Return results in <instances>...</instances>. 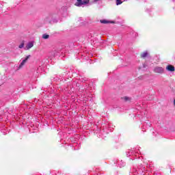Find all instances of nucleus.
<instances>
[{
  "instance_id": "35",
  "label": "nucleus",
  "mask_w": 175,
  "mask_h": 175,
  "mask_svg": "<svg viewBox=\"0 0 175 175\" xmlns=\"http://www.w3.org/2000/svg\"><path fill=\"white\" fill-rule=\"evenodd\" d=\"M75 150H78V148H76V147H75Z\"/></svg>"
},
{
  "instance_id": "20",
  "label": "nucleus",
  "mask_w": 175,
  "mask_h": 175,
  "mask_svg": "<svg viewBox=\"0 0 175 175\" xmlns=\"http://www.w3.org/2000/svg\"><path fill=\"white\" fill-rule=\"evenodd\" d=\"M75 91V88H70V90L68 91V94L70 95L72 94V92H74Z\"/></svg>"
},
{
  "instance_id": "32",
  "label": "nucleus",
  "mask_w": 175,
  "mask_h": 175,
  "mask_svg": "<svg viewBox=\"0 0 175 175\" xmlns=\"http://www.w3.org/2000/svg\"><path fill=\"white\" fill-rule=\"evenodd\" d=\"M144 116H146V114H147V112H144Z\"/></svg>"
},
{
  "instance_id": "26",
  "label": "nucleus",
  "mask_w": 175,
  "mask_h": 175,
  "mask_svg": "<svg viewBox=\"0 0 175 175\" xmlns=\"http://www.w3.org/2000/svg\"><path fill=\"white\" fill-rule=\"evenodd\" d=\"M143 68H147V66L146 65V64H143Z\"/></svg>"
},
{
  "instance_id": "19",
  "label": "nucleus",
  "mask_w": 175,
  "mask_h": 175,
  "mask_svg": "<svg viewBox=\"0 0 175 175\" xmlns=\"http://www.w3.org/2000/svg\"><path fill=\"white\" fill-rule=\"evenodd\" d=\"M42 38H43V39H49V38H50V35H49L47 33H44L42 35Z\"/></svg>"
},
{
  "instance_id": "14",
  "label": "nucleus",
  "mask_w": 175,
  "mask_h": 175,
  "mask_svg": "<svg viewBox=\"0 0 175 175\" xmlns=\"http://www.w3.org/2000/svg\"><path fill=\"white\" fill-rule=\"evenodd\" d=\"M100 22L101 23V24H114V21H108L106 19H102L100 21Z\"/></svg>"
},
{
  "instance_id": "4",
  "label": "nucleus",
  "mask_w": 175,
  "mask_h": 175,
  "mask_svg": "<svg viewBox=\"0 0 175 175\" xmlns=\"http://www.w3.org/2000/svg\"><path fill=\"white\" fill-rule=\"evenodd\" d=\"M140 148H136L135 150H129L127 153L126 156L127 157H133L135 155V158H137V155L136 154H139V151H140Z\"/></svg>"
},
{
  "instance_id": "5",
  "label": "nucleus",
  "mask_w": 175,
  "mask_h": 175,
  "mask_svg": "<svg viewBox=\"0 0 175 175\" xmlns=\"http://www.w3.org/2000/svg\"><path fill=\"white\" fill-rule=\"evenodd\" d=\"M90 3V0H77L75 3V6L81 8V6H84V5H88Z\"/></svg>"
},
{
  "instance_id": "28",
  "label": "nucleus",
  "mask_w": 175,
  "mask_h": 175,
  "mask_svg": "<svg viewBox=\"0 0 175 175\" xmlns=\"http://www.w3.org/2000/svg\"><path fill=\"white\" fill-rule=\"evenodd\" d=\"M66 75H68V76H70V72H67Z\"/></svg>"
},
{
  "instance_id": "7",
  "label": "nucleus",
  "mask_w": 175,
  "mask_h": 175,
  "mask_svg": "<svg viewBox=\"0 0 175 175\" xmlns=\"http://www.w3.org/2000/svg\"><path fill=\"white\" fill-rule=\"evenodd\" d=\"M153 72L159 75H163L165 73V68L161 66H155L153 69Z\"/></svg>"
},
{
  "instance_id": "34",
  "label": "nucleus",
  "mask_w": 175,
  "mask_h": 175,
  "mask_svg": "<svg viewBox=\"0 0 175 175\" xmlns=\"http://www.w3.org/2000/svg\"><path fill=\"white\" fill-rule=\"evenodd\" d=\"M62 77H63V78H62V79H63V81L65 80V78H64V77L62 76Z\"/></svg>"
},
{
  "instance_id": "25",
  "label": "nucleus",
  "mask_w": 175,
  "mask_h": 175,
  "mask_svg": "<svg viewBox=\"0 0 175 175\" xmlns=\"http://www.w3.org/2000/svg\"><path fill=\"white\" fill-rule=\"evenodd\" d=\"M8 113H9L10 114H12V113H13V110H10V111H8Z\"/></svg>"
},
{
  "instance_id": "3",
  "label": "nucleus",
  "mask_w": 175,
  "mask_h": 175,
  "mask_svg": "<svg viewBox=\"0 0 175 175\" xmlns=\"http://www.w3.org/2000/svg\"><path fill=\"white\" fill-rule=\"evenodd\" d=\"M59 16H61V12L56 10L49 16L50 18L51 19V21L53 23H58V20H59Z\"/></svg>"
},
{
  "instance_id": "23",
  "label": "nucleus",
  "mask_w": 175,
  "mask_h": 175,
  "mask_svg": "<svg viewBox=\"0 0 175 175\" xmlns=\"http://www.w3.org/2000/svg\"><path fill=\"white\" fill-rule=\"evenodd\" d=\"M33 102L34 103H38V102H39V99L35 98Z\"/></svg>"
},
{
  "instance_id": "17",
  "label": "nucleus",
  "mask_w": 175,
  "mask_h": 175,
  "mask_svg": "<svg viewBox=\"0 0 175 175\" xmlns=\"http://www.w3.org/2000/svg\"><path fill=\"white\" fill-rule=\"evenodd\" d=\"M148 51H146L141 54V58H146V57H148Z\"/></svg>"
},
{
  "instance_id": "31",
  "label": "nucleus",
  "mask_w": 175,
  "mask_h": 175,
  "mask_svg": "<svg viewBox=\"0 0 175 175\" xmlns=\"http://www.w3.org/2000/svg\"><path fill=\"white\" fill-rule=\"evenodd\" d=\"M94 2H98L99 0H94Z\"/></svg>"
},
{
  "instance_id": "13",
  "label": "nucleus",
  "mask_w": 175,
  "mask_h": 175,
  "mask_svg": "<svg viewBox=\"0 0 175 175\" xmlns=\"http://www.w3.org/2000/svg\"><path fill=\"white\" fill-rule=\"evenodd\" d=\"M143 129H147L148 128H151V122L150 120H146V122H144Z\"/></svg>"
},
{
  "instance_id": "6",
  "label": "nucleus",
  "mask_w": 175,
  "mask_h": 175,
  "mask_svg": "<svg viewBox=\"0 0 175 175\" xmlns=\"http://www.w3.org/2000/svg\"><path fill=\"white\" fill-rule=\"evenodd\" d=\"M42 72H44V66H39L36 71H34L33 76V77H39V74Z\"/></svg>"
},
{
  "instance_id": "27",
  "label": "nucleus",
  "mask_w": 175,
  "mask_h": 175,
  "mask_svg": "<svg viewBox=\"0 0 175 175\" xmlns=\"http://www.w3.org/2000/svg\"><path fill=\"white\" fill-rule=\"evenodd\" d=\"M69 90V88H66L65 89H64V91H68Z\"/></svg>"
},
{
  "instance_id": "21",
  "label": "nucleus",
  "mask_w": 175,
  "mask_h": 175,
  "mask_svg": "<svg viewBox=\"0 0 175 175\" xmlns=\"http://www.w3.org/2000/svg\"><path fill=\"white\" fill-rule=\"evenodd\" d=\"M19 49H23L24 47V41L21 42V44L18 46Z\"/></svg>"
},
{
  "instance_id": "37",
  "label": "nucleus",
  "mask_w": 175,
  "mask_h": 175,
  "mask_svg": "<svg viewBox=\"0 0 175 175\" xmlns=\"http://www.w3.org/2000/svg\"><path fill=\"white\" fill-rule=\"evenodd\" d=\"M71 46H73V44H71Z\"/></svg>"
},
{
  "instance_id": "1",
  "label": "nucleus",
  "mask_w": 175,
  "mask_h": 175,
  "mask_svg": "<svg viewBox=\"0 0 175 175\" xmlns=\"http://www.w3.org/2000/svg\"><path fill=\"white\" fill-rule=\"evenodd\" d=\"M69 50H70V46H66L65 43H62L50 52L49 58L50 59H53V58H55V57H61V55L64 57V53H66V51H69Z\"/></svg>"
},
{
  "instance_id": "10",
  "label": "nucleus",
  "mask_w": 175,
  "mask_h": 175,
  "mask_svg": "<svg viewBox=\"0 0 175 175\" xmlns=\"http://www.w3.org/2000/svg\"><path fill=\"white\" fill-rule=\"evenodd\" d=\"M115 164L116 165V166L118 167H124L125 165H126V163L122 161V160H117L116 162H115Z\"/></svg>"
},
{
  "instance_id": "33",
  "label": "nucleus",
  "mask_w": 175,
  "mask_h": 175,
  "mask_svg": "<svg viewBox=\"0 0 175 175\" xmlns=\"http://www.w3.org/2000/svg\"><path fill=\"white\" fill-rule=\"evenodd\" d=\"M174 106H175V99L174 100Z\"/></svg>"
},
{
  "instance_id": "29",
  "label": "nucleus",
  "mask_w": 175,
  "mask_h": 175,
  "mask_svg": "<svg viewBox=\"0 0 175 175\" xmlns=\"http://www.w3.org/2000/svg\"><path fill=\"white\" fill-rule=\"evenodd\" d=\"M92 38V36H88V38H89V39H91Z\"/></svg>"
},
{
  "instance_id": "36",
  "label": "nucleus",
  "mask_w": 175,
  "mask_h": 175,
  "mask_svg": "<svg viewBox=\"0 0 175 175\" xmlns=\"http://www.w3.org/2000/svg\"><path fill=\"white\" fill-rule=\"evenodd\" d=\"M49 62V60H46V63Z\"/></svg>"
},
{
  "instance_id": "24",
  "label": "nucleus",
  "mask_w": 175,
  "mask_h": 175,
  "mask_svg": "<svg viewBox=\"0 0 175 175\" xmlns=\"http://www.w3.org/2000/svg\"><path fill=\"white\" fill-rule=\"evenodd\" d=\"M2 3H5V2H3V1H0V9H2V6H3V5H2Z\"/></svg>"
},
{
  "instance_id": "12",
  "label": "nucleus",
  "mask_w": 175,
  "mask_h": 175,
  "mask_svg": "<svg viewBox=\"0 0 175 175\" xmlns=\"http://www.w3.org/2000/svg\"><path fill=\"white\" fill-rule=\"evenodd\" d=\"M52 81H64L63 77L61 75L53 77L51 78Z\"/></svg>"
},
{
  "instance_id": "30",
  "label": "nucleus",
  "mask_w": 175,
  "mask_h": 175,
  "mask_svg": "<svg viewBox=\"0 0 175 175\" xmlns=\"http://www.w3.org/2000/svg\"><path fill=\"white\" fill-rule=\"evenodd\" d=\"M73 146H74V147H76V143H74V144H73Z\"/></svg>"
},
{
  "instance_id": "16",
  "label": "nucleus",
  "mask_w": 175,
  "mask_h": 175,
  "mask_svg": "<svg viewBox=\"0 0 175 175\" xmlns=\"http://www.w3.org/2000/svg\"><path fill=\"white\" fill-rule=\"evenodd\" d=\"M166 70H167L168 72H174L175 68H174V66H172V65L170 64V65L167 66Z\"/></svg>"
},
{
  "instance_id": "11",
  "label": "nucleus",
  "mask_w": 175,
  "mask_h": 175,
  "mask_svg": "<svg viewBox=\"0 0 175 175\" xmlns=\"http://www.w3.org/2000/svg\"><path fill=\"white\" fill-rule=\"evenodd\" d=\"M78 75L80 76L79 79V83H85V81H88V78L84 77V75H81V74H80V71H78Z\"/></svg>"
},
{
  "instance_id": "2",
  "label": "nucleus",
  "mask_w": 175,
  "mask_h": 175,
  "mask_svg": "<svg viewBox=\"0 0 175 175\" xmlns=\"http://www.w3.org/2000/svg\"><path fill=\"white\" fill-rule=\"evenodd\" d=\"M93 131L94 133H96L98 137H102L103 139L109 135V132H111V125L107 123L101 127V129H99L98 126L95 125L93 127Z\"/></svg>"
},
{
  "instance_id": "15",
  "label": "nucleus",
  "mask_w": 175,
  "mask_h": 175,
  "mask_svg": "<svg viewBox=\"0 0 175 175\" xmlns=\"http://www.w3.org/2000/svg\"><path fill=\"white\" fill-rule=\"evenodd\" d=\"M32 47H33V42H29L25 47V50H29V49H32Z\"/></svg>"
},
{
  "instance_id": "22",
  "label": "nucleus",
  "mask_w": 175,
  "mask_h": 175,
  "mask_svg": "<svg viewBox=\"0 0 175 175\" xmlns=\"http://www.w3.org/2000/svg\"><path fill=\"white\" fill-rule=\"evenodd\" d=\"M124 99L125 102H128V100H130L129 97H128V96H124Z\"/></svg>"
},
{
  "instance_id": "18",
  "label": "nucleus",
  "mask_w": 175,
  "mask_h": 175,
  "mask_svg": "<svg viewBox=\"0 0 175 175\" xmlns=\"http://www.w3.org/2000/svg\"><path fill=\"white\" fill-rule=\"evenodd\" d=\"M116 5L118 6L120 5H122V0H116Z\"/></svg>"
},
{
  "instance_id": "9",
  "label": "nucleus",
  "mask_w": 175,
  "mask_h": 175,
  "mask_svg": "<svg viewBox=\"0 0 175 175\" xmlns=\"http://www.w3.org/2000/svg\"><path fill=\"white\" fill-rule=\"evenodd\" d=\"M29 58H31V55L26 56L21 62L20 65L18 67V69H21V68H23V66L25 65V63L27 62V61H28V59H29Z\"/></svg>"
},
{
  "instance_id": "8",
  "label": "nucleus",
  "mask_w": 175,
  "mask_h": 175,
  "mask_svg": "<svg viewBox=\"0 0 175 175\" xmlns=\"http://www.w3.org/2000/svg\"><path fill=\"white\" fill-rule=\"evenodd\" d=\"M76 85H77V87H78L79 88V94H83V95H85V92H87V86H85V87H83V86H81V87H80V84H79V83H76Z\"/></svg>"
}]
</instances>
